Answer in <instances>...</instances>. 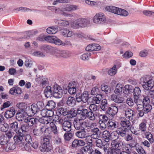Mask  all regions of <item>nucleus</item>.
<instances>
[{
	"instance_id": "54",
	"label": "nucleus",
	"mask_w": 154,
	"mask_h": 154,
	"mask_svg": "<svg viewBox=\"0 0 154 154\" xmlns=\"http://www.w3.org/2000/svg\"><path fill=\"white\" fill-rule=\"evenodd\" d=\"M69 132L66 133L64 136L65 140L66 141L69 140L73 136L72 133L70 132Z\"/></svg>"
},
{
	"instance_id": "6",
	"label": "nucleus",
	"mask_w": 154,
	"mask_h": 154,
	"mask_svg": "<svg viewBox=\"0 0 154 154\" xmlns=\"http://www.w3.org/2000/svg\"><path fill=\"white\" fill-rule=\"evenodd\" d=\"M53 96L56 98H60L63 95V91L61 87L57 84L54 85L52 87Z\"/></svg>"
},
{
	"instance_id": "25",
	"label": "nucleus",
	"mask_w": 154,
	"mask_h": 154,
	"mask_svg": "<svg viewBox=\"0 0 154 154\" xmlns=\"http://www.w3.org/2000/svg\"><path fill=\"white\" fill-rule=\"evenodd\" d=\"M127 130L126 128H124L123 127H121L118 128L116 130V133L122 137L125 136L126 133V131Z\"/></svg>"
},
{
	"instance_id": "30",
	"label": "nucleus",
	"mask_w": 154,
	"mask_h": 154,
	"mask_svg": "<svg viewBox=\"0 0 154 154\" xmlns=\"http://www.w3.org/2000/svg\"><path fill=\"white\" fill-rule=\"evenodd\" d=\"M11 129L15 131L16 133H19V132H21L19 130L18 127V123L17 122H14L11 123L9 125Z\"/></svg>"
},
{
	"instance_id": "33",
	"label": "nucleus",
	"mask_w": 154,
	"mask_h": 154,
	"mask_svg": "<svg viewBox=\"0 0 154 154\" xmlns=\"http://www.w3.org/2000/svg\"><path fill=\"white\" fill-rule=\"evenodd\" d=\"M117 122L113 120H109L107 124L108 127L110 129L113 130L117 128Z\"/></svg>"
},
{
	"instance_id": "29",
	"label": "nucleus",
	"mask_w": 154,
	"mask_h": 154,
	"mask_svg": "<svg viewBox=\"0 0 154 154\" xmlns=\"http://www.w3.org/2000/svg\"><path fill=\"white\" fill-rule=\"evenodd\" d=\"M75 100L74 97H69L66 101V103L69 106L73 107L75 105Z\"/></svg>"
},
{
	"instance_id": "38",
	"label": "nucleus",
	"mask_w": 154,
	"mask_h": 154,
	"mask_svg": "<svg viewBox=\"0 0 154 154\" xmlns=\"http://www.w3.org/2000/svg\"><path fill=\"white\" fill-rule=\"evenodd\" d=\"M102 99V95L101 94H97L96 97H93V101L97 104H99Z\"/></svg>"
},
{
	"instance_id": "41",
	"label": "nucleus",
	"mask_w": 154,
	"mask_h": 154,
	"mask_svg": "<svg viewBox=\"0 0 154 154\" xmlns=\"http://www.w3.org/2000/svg\"><path fill=\"white\" fill-rule=\"evenodd\" d=\"M58 25L61 26L68 27L69 25V22L65 20H58Z\"/></svg>"
},
{
	"instance_id": "31",
	"label": "nucleus",
	"mask_w": 154,
	"mask_h": 154,
	"mask_svg": "<svg viewBox=\"0 0 154 154\" xmlns=\"http://www.w3.org/2000/svg\"><path fill=\"white\" fill-rule=\"evenodd\" d=\"M91 147L90 145H87L82 147L80 151L83 154H90Z\"/></svg>"
},
{
	"instance_id": "56",
	"label": "nucleus",
	"mask_w": 154,
	"mask_h": 154,
	"mask_svg": "<svg viewBox=\"0 0 154 154\" xmlns=\"http://www.w3.org/2000/svg\"><path fill=\"white\" fill-rule=\"evenodd\" d=\"M50 125H51L52 131L54 134H57L58 133V130L55 125L52 122H51Z\"/></svg>"
},
{
	"instance_id": "63",
	"label": "nucleus",
	"mask_w": 154,
	"mask_h": 154,
	"mask_svg": "<svg viewBox=\"0 0 154 154\" xmlns=\"http://www.w3.org/2000/svg\"><path fill=\"white\" fill-rule=\"evenodd\" d=\"M54 112L52 109H47V112L46 116L50 118L51 120L54 117Z\"/></svg>"
},
{
	"instance_id": "23",
	"label": "nucleus",
	"mask_w": 154,
	"mask_h": 154,
	"mask_svg": "<svg viewBox=\"0 0 154 154\" xmlns=\"http://www.w3.org/2000/svg\"><path fill=\"white\" fill-rule=\"evenodd\" d=\"M153 84V81H150L144 84H142L141 85L145 90L148 91L150 90L152 88L154 85Z\"/></svg>"
},
{
	"instance_id": "17",
	"label": "nucleus",
	"mask_w": 154,
	"mask_h": 154,
	"mask_svg": "<svg viewBox=\"0 0 154 154\" xmlns=\"http://www.w3.org/2000/svg\"><path fill=\"white\" fill-rule=\"evenodd\" d=\"M91 131L92 133L91 136H93V137L94 138H97L99 137L100 134L101 133L100 130L97 128L94 127L91 128Z\"/></svg>"
},
{
	"instance_id": "26",
	"label": "nucleus",
	"mask_w": 154,
	"mask_h": 154,
	"mask_svg": "<svg viewBox=\"0 0 154 154\" xmlns=\"http://www.w3.org/2000/svg\"><path fill=\"white\" fill-rule=\"evenodd\" d=\"M82 121L83 119L78 118L74 121V127L76 129L79 130L82 128Z\"/></svg>"
},
{
	"instance_id": "8",
	"label": "nucleus",
	"mask_w": 154,
	"mask_h": 154,
	"mask_svg": "<svg viewBox=\"0 0 154 154\" xmlns=\"http://www.w3.org/2000/svg\"><path fill=\"white\" fill-rule=\"evenodd\" d=\"M106 20V17L104 14L102 13H97L94 18V21L97 24H103Z\"/></svg>"
},
{
	"instance_id": "4",
	"label": "nucleus",
	"mask_w": 154,
	"mask_h": 154,
	"mask_svg": "<svg viewBox=\"0 0 154 154\" xmlns=\"http://www.w3.org/2000/svg\"><path fill=\"white\" fill-rule=\"evenodd\" d=\"M43 106V103L42 102H38L36 105L33 104L28 107V113L31 115H33L37 112L38 110L42 108Z\"/></svg>"
},
{
	"instance_id": "64",
	"label": "nucleus",
	"mask_w": 154,
	"mask_h": 154,
	"mask_svg": "<svg viewBox=\"0 0 154 154\" xmlns=\"http://www.w3.org/2000/svg\"><path fill=\"white\" fill-rule=\"evenodd\" d=\"M133 56L132 52L130 51H126L122 56L124 58H128L131 57Z\"/></svg>"
},
{
	"instance_id": "45",
	"label": "nucleus",
	"mask_w": 154,
	"mask_h": 154,
	"mask_svg": "<svg viewBox=\"0 0 154 154\" xmlns=\"http://www.w3.org/2000/svg\"><path fill=\"white\" fill-rule=\"evenodd\" d=\"M99 122L106 123L108 120V117L104 115L101 114L99 116Z\"/></svg>"
},
{
	"instance_id": "3",
	"label": "nucleus",
	"mask_w": 154,
	"mask_h": 154,
	"mask_svg": "<svg viewBox=\"0 0 154 154\" xmlns=\"http://www.w3.org/2000/svg\"><path fill=\"white\" fill-rule=\"evenodd\" d=\"M77 9V7L76 5H68L65 8H62L61 9L59 8L58 9H56L55 10V12L61 14L63 15H64L67 17H71V15L68 14L66 12H64V11H70L73 10H75Z\"/></svg>"
},
{
	"instance_id": "43",
	"label": "nucleus",
	"mask_w": 154,
	"mask_h": 154,
	"mask_svg": "<svg viewBox=\"0 0 154 154\" xmlns=\"http://www.w3.org/2000/svg\"><path fill=\"white\" fill-rule=\"evenodd\" d=\"M122 85L118 84L116 86V89L114 92L116 94H119L122 92Z\"/></svg>"
},
{
	"instance_id": "7",
	"label": "nucleus",
	"mask_w": 154,
	"mask_h": 154,
	"mask_svg": "<svg viewBox=\"0 0 154 154\" xmlns=\"http://www.w3.org/2000/svg\"><path fill=\"white\" fill-rule=\"evenodd\" d=\"M76 100L78 102L82 101L86 103L88 99V94L87 91H84L82 94L77 93L76 96Z\"/></svg>"
},
{
	"instance_id": "58",
	"label": "nucleus",
	"mask_w": 154,
	"mask_h": 154,
	"mask_svg": "<svg viewBox=\"0 0 154 154\" xmlns=\"http://www.w3.org/2000/svg\"><path fill=\"white\" fill-rule=\"evenodd\" d=\"M90 56L91 53L89 52H88L82 55L80 57V58L83 60H88L89 57Z\"/></svg>"
},
{
	"instance_id": "28",
	"label": "nucleus",
	"mask_w": 154,
	"mask_h": 154,
	"mask_svg": "<svg viewBox=\"0 0 154 154\" xmlns=\"http://www.w3.org/2000/svg\"><path fill=\"white\" fill-rule=\"evenodd\" d=\"M52 88L51 86H48L46 87L44 91V94L47 97H51L53 94V92Z\"/></svg>"
},
{
	"instance_id": "49",
	"label": "nucleus",
	"mask_w": 154,
	"mask_h": 154,
	"mask_svg": "<svg viewBox=\"0 0 154 154\" xmlns=\"http://www.w3.org/2000/svg\"><path fill=\"white\" fill-rule=\"evenodd\" d=\"M93 136H91V135H87L86 137V140L88 142V143H89V145L91 147L93 145L92 143L93 141V139H96L97 138H94V137H93Z\"/></svg>"
},
{
	"instance_id": "42",
	"label": "nucleus",
	"mask_w": 154,
	"mask_h": 154,
	"mask_svg": "<svg viewBox=\"0 0 154 154\" xmlns=\"http://www.w3.org/2000/svg\"><path fill=\"white\" fill-rule=\"evenodd\" d=\"M29 127H30L27 125V123L24 121L22 123L21 126V128L22 132L23 133V131L27 132L28 131Z\"/></svg>"
},
{
	"instance_id": "27",
	"label": "nucleus",
	"mask_w": 154,
	"mask_h": 154,
	"mask_svg": "<svg viewBox=\"0 0 154 154\" xmlns=\"http://www.w3.org/2000/svg\"><path fill=\"white\" fill-rule=\"evenodd\" d=\"M36 81L42 86L48 83V79L44 77H37L35 79Z\"/></svg>"
},
{
	"instance_id": "9",
	"label": "nucleus",
	"mask_w": 154,
	"mask_h": 154,
	"mask_svg": "<svg viewBox=\"0 0 154 154\" xmlns=\"http://www.w3.org/2000/svg\"><path fill=\"white\" fill-rule=\"evenodd\" d=\"M118 112V107L116 104H112L106 110V112L110 117H113Z\"/></svg>"
},
{
	"instance_id": "11",
	"label": "nucleus",
	"mask_w": 154,
	"mask_h": 154,
	"mask_svg": "<svg viewBox=\"0 0 154 154\" xmlns=\"http://www.w3.org/2000/svg\"><path fill=\"white\" fill-rule=\"evenodd\" d=\"M112 148L117 150H120L123 145V142L120 140L115 139L111 143Z\"/></svg>"
},
{
	"instance_id": "16",
	"label": "nucleus",
	"mask_w": 154,
	"mask_h": 154,
	"mask_svg": "<svg viewBox=\"0 0 154 154\" xmlns=\"http://www.w3.org/2000/svg\"><path fill=\"white\" fill-rule=\"evenodd\" d=\"M15 110L13 107H12L6 111L4 116L7 119L13 117L15 115Z\"/></svg>"
},
{
	"instance_id": "24",
	"label": "nucleus",
	"mask_w": 154,
	"mask_h": 154,
	"mask_svg": "<svg viewBox=\"0 0 154 154\" xmlns=\"http://www.w3.org/2000/svg\"><path fill=\"white\" fill-rule=\"evenodd\" d=\"M75 135L79 138H84L86 137L88 134L85 129H82L76 132Z\"/></svg>"
},
{
	"instance_id": "32",
	"label": "nucleus",
	"mask_w": 154,
	"mask_h": 154,
	"mask_svg": "<svg viewBox=\"0 0 154 154\" xmlns=\"http://www.w3.org/2000/svg\"><path fill=\"white\" fill-rule=\"evenodd\" d=\"M59 26H54L49 27L46 29L47 32L50 34H55L58 31Z\"/></svg>"
},
{
	"instance_id": "46",
	"label": "nucleus",
	"mask_w": 154,
	"mask_h": 154,
	"mask_svg": "<svg viewBox=\"0 0 154 154\" xmlns=\"http://www.w3.org/2000/svg\"><path fill=\"white\" fill-rule=\"evenodd\" d=\"M96 139L95 143L96 146L100 148H102L104 144L103 143L102 140L101 139H98V138Z\"/></svg>"
},
{
	"instance_id": "53",
	"label": "nucleus",
	"mask_w": 154,
	"mask_h": 154,
	"mask_svg": "<svg viewBox=\"0 0 154 154\" xmlns=\"http://www.w3.org/2000/svg\"><path fill=\"white\" fill-rule=\"evenodd\" d=\"M32 55L39 57H45V54L39 51H35L32 53Z\"/></svg>"
},
{
	"instance_id": "55",
	"label": "nucleus",
	"mask_w": 154,
	"mask_h": 154,
	"mask_svg": "<svg viewBox=\"0 0 154 154\" xmlns=\"http://www.w3.org/2000/svg\"><path fill=\"white\" fill-rule=\"evenodd\" d=\"M17 106L20 109H28L26 104L24 103H17Z\"/></svg>"
},
{
	"instance_id": "61",
	"label": "nucleus",
	"mask_w": 154,
	"mask_h": 154,
	"mask_svg": "<svg viewBox=\"0 0 154 154\" xmlns=\"http://www.w3.org/2000/svg\"><path fill=\"white\" fill-rule=\"evenodd\" d=\"M55 36H45V41L50 43H53Z\"/></svg>"
},
{
	"instance_id": "35",
	"label": "nucleus",
	"mask_w": 154,
	"mask_h": 154,
	"mask_svg": "<svg viewBox=\"0 0 154 154\" xmlns=\"http://www.w3.org/2000/svg\"><path fill=\"white\" fill-rule=\"evenodd\" d=\"M100 108L103 111L106 110L108 108V104L106 99H104L101 101Z\"/></svg>"
},
{
	"instance_id": "50",
	"label": "nucleus",
	"mask_w": 154,
	"mask_h": 154,
	"mask_svg": "<svg viewBox=\"0 0 154 154\" xmlns=\"http://www.w3.org/2000/svg\"><path fill=\"white\" fill-rule=\"evenodd\" d=\"M77 112L74 109H71L67 112V117L69 116V117L71 118L75 117L77 115Z\"/></svg>"
},
{
	"instance_id": "37",
	"label": "nucleus",
	"mask_w": 154,
	"mask_h": 154,
	"mask_svg": "<svg viewBox=\"0 0 154 154\" xmlns=\"http://www.w3.org/2000/svg\"><path fill=\"white\" fill-rule=\"evenodd\" d=\"M10 94H14L15 93L20 94L22 93V91L20 88L19 87H13L11 88L9 91Z\"/></svg>"
},
{
	"instance_id": "18",
	"label": "nucleus",
	"mask_w": 154,
	"mask_h": 154,
	"mask_svg": "<svg viewBox=\"0 0 154 154\" xmlns=\"http://www.w3.org/2000/svg\"><path fill=\"white\" fill-rule=\"evenodd\" d=\"M62 128L65 131L70 132L71 130V123L68 121H64L62 124Z\"/></svg>"
},
{
	"instance_id": "1",
	"label": "nucleus",
	"mask_w": 154,
	"mask_h": 154,
	"mask_svg": "<svg viewBox=\"0 0 154 154\" xmlns=\"http://www.w3.org/2000/svg\"><path fill=\"white\" fill-rule=\"evenodd\" d=\"M105 9L108 11L123 16H127L129 14L128 12L125 10L112 6H107Z\"/></svg>"
},
{
	"instance_id": "13",
	"label": "nucleus",
	"mask_w": 154,
	"mask_h": 154,
	"mask_svg": "<svg viewBox=\"0 0 154 154\" xmlns=\"http://www.w3.org/2000/svg\"><path fill=\"white\" fill-rule=\"evenodd\" d=\"M133 97L135 103H137V100H139L140 96H141V91L140 88L138 87H135L134 89L133 92Z\"/></svg>"
},
{
	"instance_id": "10",
	"label": "nucleus",
	"mask_w": 154,
	"mask_h": 154,
	"mask_svg": "<svg viewBox=\"0 0 154 154\" xmlns=\"http://www.w3.org/2000/svg\"><path fill=\"white\" fill-rule=\"evenodd\" d=\"M88 112L87 109L84 108V106H79L77 110V113L80 115L81 116V119H85L87 118Z\"/></svg>"
},
{
	"instance_id": "14",
	"label": "nucleus",
	"mask_w": 154,
	"mask_h": 154,
	"mask_svg": "<svg viewBox=\"0 0 154 154\" xmlns=\"http://www.w3.org/2000/svg\"><path fill=\"white\" fill-rule=\"evenodd\" d=\"M24 121L30 127L32 126L34 124H36L38 122L37 116L35 118L28 117L25 118Z\"/></svg>"
},
{
	"instance_id": "36",
	"label": "nucleus",
	"mask_w": 154,
	"mask_h": 154,
	"mask_svg": "<svg viewBox=\"0 0 154 154\" xmlns=\"http://www.w3.org/2000/svg\"><path fill=\"white\" fill-rule=\"evenodd\" d=\"M110 133L107 131H104L103 132L102 137L106 143L109 141Z\"/></svg>"
},
{
	"instance_id": "62",
	"label": "nucleus",
	"mask_w": 154,
	"mask_h": 154,
	"mask_svg": "<svg viewBox=\"0 0 154 154\" xmlns=\"http://www.w3.org/2000/svg\"><path fill=\"white\" fill-rule=\"evenodd\" d=\"M54 40L53 43L58 45H63V42L60 39L57 38L56 36H55Z\"/></svg>"
},
{
	"instance_id": "59",
	"label": "nucleus",
	"mask_w": 154,
	"mask_h": 154,
	"mask_svg": "<svg viewBox=\"0 0 154 154\" xmlns=\"http://www.w3.org/2000/svg\"><path fill=\"white\" fill-rule=\"evenodd\" d=\"M99 89L97 86H95L93 88L91 92V95H95L97 94L99 92Z\"/></svg>"
},
{
	"instance_id": "2",
	"label": "nucleus",
	"mask_w": 154,
	"mask_h": 154,
	"mask_svg": "<svg viewBox=\"0 0 154 154\" xmlns=\"http://www.w3.org/2000/svg\"><path fill=\"white\" fill-rule=\"evenodd\" d=\"M42 144L40 147V150L42 152H48L51 150L52 147L50 143V140L46 137H41Z\"/></svg>"
},
{
	"instance_id": "15",
	"label": "nucleus",
	"mask_w": 154,
	"mask_h": 154,
	"mask_svg": "<svg viewBox=\"0 0 154 154\" xmlns=\"http://www.w3.org/2000/svg\"><path fill=\"white\" fill-rule=\"evenodd\" d=\"M56 52V55L57 57H67L71 55L70 53L66 50H57Z\"/></svg>"
},
{
	"instance_id": "19",
	"label": "nucleus",
	"mask_w": 154,
	"mask_h": 154,
	"mask_svg": "<svg viewBox=\"0 0 154 154\" xmlns=\"http://www.w3.org/2000/svg\"><path fill=\"white\" fill-rule=\"evenodd\" d=\"M77 20L79 27L86 26L89 23V20L86 19L81 18L78 19Z\"/></svg>"
},
{
	"instance_id": "22",
	"label": "nucleus",
	"mask_w": 154,
	"mask_h": 154,
	"mask_svg": "<svg viewBox=\"0 0 154 154\" xmlns=\"http://www.w3.org/2000/svg\"><path fill=\"white\" fill-rule=\"evenodd\" d=\"M37 118L38 122L44 124H47L50 122H51V119L47 116L42 117L41 118L37 116Z\"/></svg>"
},
{
	"instance_id": "48",
	"label": "nucleus",
	"mask_w": 154,
	"mask_h": 154,
	"mask_svg": "<svg viewBox=\"0 0 154 154\" xmlns=\"http://www.w3.org/2000/svg\"><path fill=\"white\" fill-rule=\"evenodd\" d=\"M87 117L91 121H94L95 116L94 114L91 111H89L87 114Z\"/></svg>"
},
{
	"instance_id": "57",
	"label": "nucleus",
	"mask_w": 154,
	"mask_h": 154,
	"mask_svg": "<svg viewBox=\"0 0 154 154\" xmlns=\"http://www.w3.org/2000/svg\"><path fill=\"white\" fill-rule=\"evenodd\" d=\"M85 3L91 6H95L97 5L99 2L97 1H93L88 0H86Z\"/></svg>"
},
{
	"instance_id": "12",
	"label": "nucleus",
	"mask_w": 154,
	"mask_h": 154,
	"mask_svg": "<svg viewBox=\"0 0 154 154\" xmlns=\"http://www.w3.org/2000/svg\"><path fill=\"white\" fill-rule=\"evenodd\" d=\"M84 120L83 119L82 124L83 129H89L97 126V123L96 122H92L90 124L88 121H84Z\"/></svg>"
},
{
	"instance_id": "44",
	"label": "nucleus",
	"mask_w": 154,
	"mask_h": 154,
	"mask_svg": "<svg viewBox=\"0 0 154 154\" xmlns=\"http://www.w3.org/2000/svg\"><path fill=\"white\" fill-rule=\"evenodd\" d=\"M152 81L150 79L149 76L148 75H145L142 77L140 79V83L144 84L148 82V81Z\"/></svg>"
},
{
	"instance_id": "60",
	"label": "nucleus",
	"mask_w": 154,
	"mask_h": 154,
	"mask_svg": "<svg viewBox=\"0 0 154 154\" xmlns=\"http://www.w3.org/2000/svg\"><path fill=\"white\" fill-rule=\"evenodd\" d=\"M152 108L150 104L144 105L143 110L145 112L147 113L149 112L152 109Z\"/></svg>"
},
{
	"instance_id": "47",
	"label": "nucleus",
	"mask_w": 154,
	"mask_h": 154,
	"mask_svg": "<svg viewBox=\"0 0 154 154\" xmlns=\"http://www.w3.org/2000/svg\"><path fill=\"white\" fill-rule=\"evenodd\" d=\"M57 112L65 116L67 115V112L66 109L63 107H60L57 109Z\"/></svg>"
},
{
	"instance_id": "34",
	"label": "nucleus",
	"mask_w": 154,
	"mask_h": 154,
	"mask_svg": "<svg viewBox=\"0 0 154 154\" xmlns=\"http://www.w3.org/2000/svg\"><path fill=\"white\" fill-rule=\"evenodd\" d=\"M121 127H123L124 128H131L132 126L131 123L129 121L125 119L124 120H121L120 123Z\"/></svg>"
},
{
	"instance_id": "51",
	"label": "nucleus",
	"mask_w": 154,
	"mask_h": 154,
	"mask_svg": "<svg viewBox=\"0 0 154 154\" xmlns=\"http://www.w3.org/2000/svg\"><path fill=\"white\" fill-rule=\"evenodd\" d=\"M145 135L147 139L149 140L151 143L153 142V139L152 136L150 132H146L145 133Z\"/></svg>"
},
{
	"instance_id": "52",
	"label": "nucleus",
	"mask_w": 154,
	"mask_h": 154,
	"mask_svg": "<svg viewBox=\"0 0 154 154\" xmlns=\"http://www.w3.org/2000/svg\"><path fill=\"white\" fill-rule=\"evenodd\" d=\"M117 72L116 68V65H114L108 71V73L110 75H114L116 74Z\"/></svg>"
},
{
	"instance_id": "5",
	"label": "nucleus",
	"mask_w": 154,
	"mask_h": 154,
	"mask_svg": "<svg viewBox=\"0 0 154 154\" xmlns=\"http://www.w3.org/2000/svg\"><path fill=\"white\" fill-rule=\"evenodd\" d=\"M17 134V135H15L14 137L15 143L22 147L24 146V144L23 134L21 132Z\"/></svg>"
},
{
	"instance_id": "21",
	"label": "nucleus",
	"mask_w": 154,
	"mask_h": 154,
	"mask_svg": "<svg viewBox=\"0 0 154 154\" xmlns=\"http://www.w3.org/2000/svg\"><path fill=\"white\" fill-rule=\"evenodd\" d=\"M125 116L128 119L130 120H132L133 119V117L134 116V111L130 108L127 109L125 110Z\"/></svg>"
},
{
	"instance_id": "39",
	"label": "nucleus",
	"mask_w": 154,
	"mask_h": 154,
	"mask_svg": "<svg viewBox=\"0 0 154 154\" xmlns=\"http://www.w3.org/2000/svg\"><path fill=\"white\" fill-rule=\"evenodd\" d=\"M55 103L52 100H49L46 105V107L48 109H52L56 107Z\"/></svg>"
},
{
	"instance_id": "40",
	"label": "nucleus",
	"mask_w": 154,
	"mask_h": 154,
	"mask_svg": "<svg viewBox=\"0 0 154 154\" xmlns=\"http://www.w3.org/2000/svg\"><path fill=\"white\" fill-rule=\"evenodd\" d=\"M8 142V139L7 137L2 135L0 137V144L2 145L7 144Z\"/></svg>"
},
{
	"instance_id": "20",
	"label": "nucleus",
	"mask_w": 154,
	"mask_h": 154,
	"mask_svg": "<svg viewBox=\"0 0 154 154\" xmlns=\"http://www.w3.org/2000/svg\"><path fill=\"white\" fill-rule=\"evenodd\" d=\"M76 86L73 82L69 83L68 86V92L71 95L75 94L76 91Z\"/></svg>"
}]
</instances>
